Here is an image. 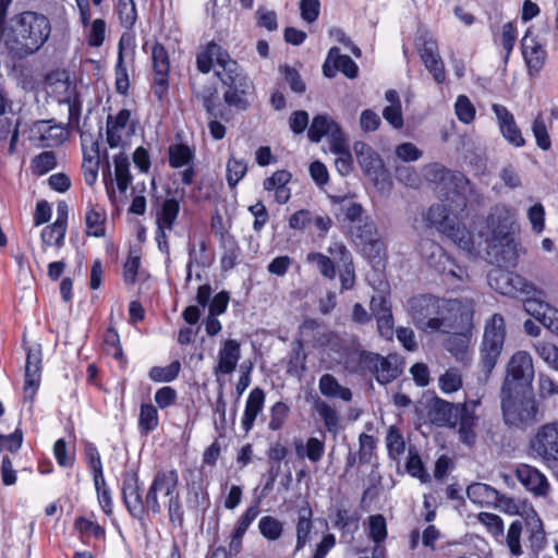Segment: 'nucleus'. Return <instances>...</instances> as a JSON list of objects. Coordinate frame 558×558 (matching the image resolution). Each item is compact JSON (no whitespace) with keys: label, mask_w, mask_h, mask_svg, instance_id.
Segmentation results:
<instances>
[{"label":"nucleus","mask_w":558,"mask_h":558,"mask_svg":"<svg viewBox=\"0 0 558 558\" xmlns=\"http://www.w3.org/2000/svg\"><path fill=\"white\" fill-rule=\"evenodd\" d=\"M178 486L177 470H159L143 497L138 473L130 470L123 473L122 500L130 515L137 521H143L145 513L154 517L161 513L162 508L158 500V493H161L162 497L167 498L166 508L169 523L181 529L184 526V507Z\"/></svg>","instance_id":"f257e3e1"},{"label":"nucleus","mask_w":558,"mask_h":558,"mask_svg":"<svg viewBox=\"0 0 558 558\" xmlns=\"http://www.w3.org/2000/svg\"><path fill=\"white\" fill-rule=\"evenodd\" d=\"M51 24L43 14L25 11L14 15L0 36L9 52L20 59L37 52L48 40Z\"/></svg>","instance_id":"f03ea898"},{"label":"nucleus","mask_w":558,"mask_h":558,"mask_svg":"<svg viewBox=\"0 0 558 558\" xmlns=\"http://www.w3.org/2000/svg\"><path fill=\"white\" fill-rule=\"evenodd\" d=\"M477 403H452L435 397L428 405V416L437 426L450 428L459 426L460 441L471 448L476 441L474 428L478 420L475 415Z\"/></svg>","instance_id":"7ed1b4c3"},{"label":"nucleus","mask_w":558,"mask_h":558,"mask_svg":"<svg viewBox=\"0 0 558 558\" xmlns=\"http://www.w3.org/2000/svg\"><path fill=\"white\" fill-rule=\"evenodd\" d=\"M456 300H444L429 294L412 298L409 312L414 325L425 332H449V313L457 308Z\"/></svg>","instance_id":"20e7f679"},{"label":"nucleus","mask_w":558,"mask_h":558,"mask_svg":"<svg viewBox=\"0 0 558 558\" xmlns=\"http://www.w3.org/2000/svg\"><path fill=\"white\" fill-rule=\"evenodd\" d=\"M343 213L350 222L349 233L355 245L369 260L380 258L385 245L379 239L375 221L365 215L363 206L359 203H349L343 207Z\"/></svg>","instance_id":"39448f33"},{"label":"nucleus","mask_w":558,"mask_h":558,"mask_svg":"<svg viewBox=\"0 0 558 558\" xmlns=\"http://www.w3.org/2000/svg\"><path fill=\"white\" fill-rule=\"evenodd\" d=\"M501 410L505 423L519 428L535 424L544 415L535 397L531 392L525 395L524 390L522 396L520 391L501 395Z\"/></svg>","instance_id":"423d86ee"},{"label":"nucleus","mask_w":558,"mask_h":558,"mask_svg":"<svg viewBox=\"0 0 558 558\" xmlns=\"http://www.w3.org/2000/svg\"><path fill=\"white\" fill-rule=\"evenodd\" d=\"M506 324L501 314H494L486 323L480 350L481 377L487 381L502 352Z\"/></svg>","instance_id":"0eeeda50"},{"label":"nucleus","mask_w":558,"mask_h":558,"mask_svg":"<svg viewBox=\"0 0 558 558\" xmlns=\"http://www.w3.org/2000/svg\"><path fill=\"white\" fill-rule=\"evenodd\" d=\"M216 75L228 87L223 94L225 102L236 110H247L251 106L250 97L254 93V84L238 62L228 63L227 69L223 72L217 71Z\"/></svg>","instance_id":"6e6552de"},{"label":"nucleus","mask_w":558,"mask_h":558,"mask_svg":"<svg viewBox=\"0 0 558 558\" xmlns=\"http://www.w3.org/2000/svg\"><path fill=\"white\" fill-rule=\"evenodd\" d=\"M534 378L532 356L525 351L515 352L508 365L507 376L501 387V395L530 388Z\"/></svg>","instance_id":"1a4fd4ad"},{"label":"nucleus","mask_w":558,"mask_h":558,"mask_svg":"<svg viewBox=\"0 0 558 558\" xmlns=\"http://www.w3.org/2000/svg\"><path fill=\"white\" fill-rule=\"evenodd\" d=\"M418 251L428 266L439 274H444L459 280H463L466 270L459 266L445 250L430 239H422L418 243Z\"/></svg>","instance_id":"9d476101"},{"label":"nucleus","mask_w":558,"mask_h":558,"mask_svg":"<svg viewBox=\"0 0 558 558\" xmlns=\"http://www.w3.org/2000/svg\"><path fill=\"white\" fill-rule=\"evenodd\" d=\"M489 286L502 295L518 296L530 293L542 294V290L522 276L504 269H495L488 274Z\"/></svg>","instance_id":"9b49d317"},{"label":"nucleus","mask_w":558,"mask_h":558,"mask_svg":"<svg viewBox=\"0 0 558 558\" xmlns=\"http://www.w3.org/2000/svg\"><path fill=\"white\" fill-rule=\"evenodd\" d=\"M428 179L444 184L457 197V206L463 211L466 207L465 192L470 187V180L459 171H451L439 163L430 165Z\"/></svg>","instance_id":"f8f14e48"},{"label":"nucleus","mask_w":558,"mask_h":558,"mask_svg":"<svg viewBox=\"0 0 558 558\" xmlns=\"http://www.w3.org/2000/svg\"><path fill=\"white\" fill-rule=\"evenodd\" d=\"M530 449L544 461H558V421L542 425L531 438Z\"/></svg>","instance_id":"ddd939ff"},{"label":"nucleus","mask_w":558,"mask_h":558,"mask_svg":"<svg viewBox=\"0 0 558 558\" xmlns=\"http://www.w3.org/2000/svg\"><path fill=\"white\" fill-rule=\"evenodd\" d=\"M353 149L363 173L368 177L376 186L379 185L380 180L384 182L387 179L388 172L385 168L384 160L372 146L364 142H355Z\"/></svg>","instance_id":"4468645a"},{"label":"nucleus","mask_w":558,"mask_h":558,"mask_svg":"<svg viewBox=\"0 0 558 558\" xmlns=\"http://www.w3.org/2000/svg\"><path fill=\"white\" fill-rule=\"evenodd\" d=\"M510 209L502 204L495 205L487 217V227L492 230L495 238L505 242L507 252L510 253L508 262H515L517 253L513 240L509 238V227L511 226Z\"/></svg>","instance_id":"2eb2a0df"},{"label":"nucleus","mask_w":558,"mask_h":558,"mask_svg":"<svg viewBox=\"0 0 558 558\" xmlns=\"http://www.w3.org/2000/svg\"><path fill=\"white\" fill-rule=\"evenodd\" d=\"M369 307L376 318L380 337L391 340L395 335V325L390 301L384 294H377L372 296Z\"/></svg>","instance_id":"dca6fc26"},{"label":"nucleus","mask_w":558,"mask_h":558,"mask_svg":"<svg viewBox=\"0 0 558 558\" xmlns=\"http://www.w3.org/2000/svg\"><path fill=\"white\" fill-rule=\"evenodd\" d=\"M340 71L349 78H355L359 73L357 64L347 54H341L338 47H331L327 59L323 64V73L326 77H333Z\"/></svg>","instance_id":"f3484780"},{"label":"nucleus","mask_w":558,"mask_h":558,"mask_svg":"<svg viewBox=\"0 0 558 558\" xmlns=\"http://www.w3.org/2000/svg\"><path fill=\"white\" fill-rule=\"evenodd\" d=\"M492 110L496 116L499 130L508 143L515 147L524 146L525 140L515 123L513 114L500 104H494Z\"/></svg>","instance_id":"a211bd4d"},{"label":"nucleus","mask_w":558,"mask_h":558,"mask_svg":"<svg viewBox=\"0 0 558 558\" xmlns=\"http://www.w3.org/2000/svg\"><path fill=\"white\" fill-rule=\"evenodd\" d=\"M153 66L155 72V95L161 99L168 88L169 57L161 44H156L151 51Z\"/></svg>","instance_id":"6ab92c4d"},{"label":"nucleus","mask_w":558,"mask_h":558,"mask_svg":"<svg viewBox=\"0 0 558 558\" xmlns=\"http://www.w3.org/2000/svg\"><path fill=\"white\" fill-rule=\"evenodd\" d=\"M214 61L221 68V72L227 69L228 63H232V60L227 50L220 45L211 41L196 56L197 69L202 73H209Z\"/></svg>","instance_id":"aec40b11"},{"label":"nucleus","mask_w":558,"mask_h":558,"mask_svg":"<svg viewBox=\"0 0 558 558\" xmlns=\"http://www.w3.org/2000/svg\"><path fill=\"white\" fill-rule=\"evenodd\" d=\"M522 54L527 65L529 72L538 73L546 59V50L538 43L536 37L532 36V31L527 29L521 40Z\"/></svg>","instance_id":"412c9836"},{"label":"nucleus","mask_w":558,"mask_h":558,"mask_svg":"<svg viewBox=\"0 0 558 558\" xmlns=\"http://www.w3.org/2000/svg\"><path fill=\"white\" fill-rule=\"evenodd\" d=\"M515 474L520 483L534 495L545 496L547 494L549 487L547 478L536 468L527 464H520Z\"/></svg>","instance_id":"4be33fe9"},{"label":"nucleus","mask_w":558,"mask_h":558,"mask_svg":"<svg viewBox=\"0 0 558 558\" xmlns=\"http://www.w3.org/2000/svg\"><path fill=\"white\" fill-rule=\"evenodd\" d=\"M313 529V510L308 501H305L304 505H302L298 510V519L295 525L296 542L292 556H295L306 546L307 543H310Z\"/></svg>","instance_id":"5701e85b"},{"label":"nucleus","mask_w":558,"mask_h":558,"mask_svg":"<svg viewBox=\"0 0 558 558\" xmlns=\"http://www.w3.org/2000/svg\"><path fill=\"white\" fill-rule=\"evenodd\" d=\"M241 357L240 343L234 339H228L223 342L218 353V364L215 374H231Z\"/></svg>","instance_id":"b1692460"},{"label":"nucleus","mask_w":558,"mask_h":558,"mask_svg":"<svg viewBox=\"0 0 558 558\" xmlns=\"http://www.w3.org/2000/svg\"><path fill=\"white\" fill-rule=\"evenodd\" d=\"M265 392L262 388L255 387L251 390L244 409L242 417V428L245 433H248L255 423L257 415L264 409Z\"/></svg>","instance_id":"393cba45"},{"label":"nucleus","mask_w":558,"mask_h":558,"mask_svg":"<svg viewBox=\"0 0 558 558\" xmlns=\"http://www.w3.org/2000/svg\"><path fill=\"white\" fill-rule=\"evenodd\" d=\"M320 393L329 399H340L350 402L353 393L350 388L340 385L338 379L331 374H324L318 381Z\"/></svg>","instance_id":"a878e982"},{"label":"nucleus","mask_w":558,"mask_h":558,"mask_svg":"<svg viewBox=\"0 0 558 558\" xmlns=\"http://www.w3.org/2000/svg\"><path fill=\"white\" fill-rule=\"evenodd\" d=\"M442 234L451 240L459 248L468 253H471L474 248L471 231L459 220L458 217L454 219V222L444 229Z\"/></svg>","instance_id":"bb28decb"},{"label":"nucleus","mask_w":558,"mask_h":558,"mask_svg":"<svg viewBox=\"0 0 558 558\" xmlns=\"http://www.w3.org/2000/svg\"><path fill=\"white\" fill-rule=\"evenodd\" d=\"M377 369L378 372H376L375 378L380 385H387L393 381L402 373L399 359L396 354H389L386 357L380 355Z\"/></svg>","instance_id":"cd10ccee"},{"label":"nucleus","mask_w":558,"mask_h":558,"mask_svg":"<svg viewBox=\"0 0 558 558\" xmlns=\"http://www.w3.org/2000/svg\"><path fill=\"white\" fill-rule=\"evenodd\" d=\"M468 498L474 504H496L498 499L499 490L493 486L484 483H473L466 488Z\"/></svg>","instance_id":"c85d7f7f"},{"label":"nucleus","mask_w":558,"mask_h":558,"mask_svg":"<svg viewBox=\"0 0 558 558\" xmlns=\"http://www.w3.org/2000/svg\"><path fill=\"white\" fill-rule=\"evenodd\" d=\"M457 215H452L447 205L444 203L434 204L429 207L427 213V221L434 226L440 233L450 223L454 222Z\"/></svg>","instance_id":"c756f323"},{"label":"nucleus","mask_w":558,"mask_h":558,"mask_svg":"<svg viewBox=\"0 0 558 558\" xmlns=\"http://www.w3.org/2000/svg\"><path fill=\"white\" fill-rule=\"evenodd\" d=\"M168 158L170 167L178 169L191 165L195 153L186 144H172L168 147Z\"/></svg>","instance_id":"7c9ffc66"},{"label":"nucleus","mask_w":558,"mask_h":558,"mask_svg":"<svg viewBox=\"0 0 558 558\" xmlns=\"http://www.w3.org/2000/svg\"><path fill=\"white\" fill-rule=\"evenodd\" d=\"M446 350L461 363L470 362L469 339L460 333L449 336L445 341Z\"/></svg>","instance_id":"2f4dec72"},{"label":"nucleus","mask_w":558,"mask_h":558,"mask_svg":"<svg viewBox=\"0 0 558 558\" xmlns=\"http://www.w3.org/2000/svg\"><path fill=\"white\" fill-rule=\"evenodd\" d=\"M258 531L268 542H276L282 536L284 524L276 517L264 515L258 521Z\"/></svg>","instance_id":"473e14b6"},{"label":"nucleus","mask_w":558,"mask_h":558,"mask_svg":"<svg viewBox=\"0 0 558 558\" xmlns=\"http://www.w3.org/2000/svg\"><path fill=\"white\" fill-rule=\"evenodd\" d=\"M306 354L303 351V343L301 340L293 342L291 351L289 353V361L287 365V372L290 375L301 377L306 371Z\"/></svg>","instance_id":"72a5a7b5"},{"label":"nucleus","mask_w":558,"mask_h":558,"mask_svg":"<svg viewBox=\"0 0 558 558\" xmlns=\"http://www.w3.org/2000/svg\"><path fill=\"white\" fill-rule=\"evenodd\" d=\"M159 424L157 408L151 403H143L138 416V429L141 435H148L154 432Z\"/></svg>","instance_id":"f704fd0d"},{"label":"nucleus","mask_w":558,"mask_h":558,"mask_svg":"<svg viewBox=\"0 0 558 558\" xmlns=\"http://www.w3.org/2000/svg\"><path fill=\"white\" fill-rule=\"evenodd\" d=\"M180 213V202L177 198H166L157 217V226L171 231Z\"/></svg>","instance_id":"c9c22d12"},{"label":"nucleus","mask_w":558,"mask_h":558,"mask_svg":"<svg viewBox=\"0 0 558 558\" xmlns=\"http://www.w3.org/2000/svg\"><path fill=\"white\" fill-rule=\"evenodd\" d=\"M495 505L508 514H526L527 517L532 514L533 517H537V513L532 506H529L526 502L517 501L500 492Z\"/></svg>","instance_id":"e433bc0d"},{"label":"nucleus","mask_w":558,"mask_h":558,"mask_svg":"<svg viewBox=\"0 0 558 558\" xmlns=\"http://www.w3.org/2000/svg\"><path fill=\"white\" fill-rule=\"evenodd\" d=\"M223 254L221 256V269L223 271L231 270L235 267L240 255V247L234 236L227 234L222 236Z\"/></svg>","instance_id":"4c0bfd02"},{"label":"nucleus","mask_w":558,"mask_h":558,"mask_svg":"<svg viewBox=\"0 0 558 558\" xmlns=\"http://www.w3.org/2000/svg\"><path fill=\"white\" fill-rule=\"evenodd\" d=\"M333 123L336 122L329 120L326 114L315 116L307 131L308 140L313 143H319L325 135L331 132Z\"/></svg>","instance_id":"58836bf2"},{"label":"nucleus","mask_w":558,"mask_h":558,"mask_svg":"<svg viewBox=\"0 0 558 558\" xmlns=\"http://www.w3.org/2000/svg\"><path fill=\"white\" fill-rule=\"evenodd\" d=\"M360 517L356 512H349L347 509H337L333 526L343 534H354L359 530Z\"/></svg>","instance_id":"ea45409f"},{"label":"nucleus","mask_w":558,"mask_h":558,"mask_svg":"<svg viewBox=\"0 0 558 558\" xmlns=\"http://www.w3.org/2000/svg\"><path fill=\"white\" fill-rule=\"evenodd\" d=\"M181 363L175 360L168 366H153L148 372V377L155 383H170L173 381L180 374Z\"/></svg>","instance_id":"a19ab883"},{"label":"nucleus","mask_w":558,"mask_h":558,"mask_svg":"<svg viewBox=\"0 0 558 558\" xmlns=\"http://www.w3.org/2000/svg\"><path fill=\"white\" fill-rule=\"evenodd\" d=\"M41 366L25 365L24 400L33 402L40 384Z\"/></svg>","instance_id":"79ce46f5"},{"label":"nucleus","mask_w":558,"mask_h":558,"mask_svg":"<svg viewBox=\"0 0 558 558\" xmlns=\"http://www.w3.org/2000/svg\"><path fill=\"white\" fill-rule=\"evenodd\" d=\"M314 409L324 421L326 429L330 433H336L339 427V416L337 411L323 400H317L314 404Z\"/></svg>","instance_id":"37998d69"},{"label":"nucleus","mask_w":558,"mask_h":558,"mask_svg":"<svg viewBox=\"0 0 558 558\" xmlns=\"http://www.w3.org/2000/svg\"><path fill=\"white\" fill-rule=\"evenodd\" d=\"M247 172V165L243 159H236L233 155L227 162V182L231 189L244 178Z\"/></svg>","instance_id":"c03bdc74"},{"label":"nucleus","mask_w":558,"mask_h":558,"mask_svg":"<svg viewBox=\"0 0 558 558\" xmlns=\"http://www.w3.org/2000/svg\"><path fill=\"white\" fill-rule=\"evenodd\" d=\"M117 13L121 25L131 29L137 19V12L134 0H119L117 5Z\"/></svg>","instance_id":"a18cd8bd"},{"label":"nucleus","mask_w":558,"mask_h":558,"mask_svg":"<svg viewBox=\"0 0 558 558\" xmlns=\"http://www.w3.org/2000/svg\"><path fill=\"white\" fill-rule=\"evenodd\" d=\"M86 234L89 236L101 238L105 236V217L93 207L86 213Z\"/></svg>","instance_id":"49530a36"},{"label":"nucleus","mask_w":558,"mask_h":558,"mask_svg":"<svg viewBox=\"0 0 558 558\" xmlns=\"http://www.w3.org/2000/svg\"><path fill=\"white\" fill-rule=\"evenodd\" d=\"M379 357L380 354L378 353L361 351L357 356V365L352 369V372L357 374H365L366 372H369L375 375L376 372H378Z\"/></svg>","instance_id":"de8ad7c7"},{"label":"nucleus","mask_w":558,"mask_h":558,"mask_svg":"<svg viewBox=\"0 0 558 558\" xmlns=\"http://www.w3.org/2000/svg\"><path fill=\"white\" fill-rule=\"evenodd\" d=\"M532 296L527 298L524 303V310L527 314L533 316L536 320L542 323L543 320V313L548 312L550 304L542 301L539 298L544 295V292L542 291V294L538 293H531Z\"/></svg>","instance_id":"09e8293b"},{"label":"nucleus","mask_w":558,"mask_h":558,"mask_svg":"<svg viewBox=\"0 0 558 558\" xmlns=\"http://www.w3.org/2000/svg\"><path fill=\"white\" fill-rule=\"evenodd\" d=\"M20 121L16 120L15 124H13L12 120L9 118L0 119V141H4L10 136V145L9 153L13 154L15 151V146L20 135Z\"/></svg>","instance_id":"8fccbe9b"},{"label":"nucleus","mask_w":558,"mask_h":558,"mask_svg":"<svg viewBox=\"0 0 558 558\" xmlns=\"http://www.w3.org/2000/svg\"><path fill=\"white\" fill-rule=\"evenodd\" d=\"M369 538L374 544H381L387 537V522L383 514H373L368 518Z\"/></svg>","instance_id":"3c124183"},{"label":"nucleus","mask_w":558,"mask_h":558,"mask_svg":"<svg viewBox=\"0 0 558 558\" xmlns=\"http://www.w3.org/2000/svg\"><path fill=\"white\" fill-rule=\"evenodd\" d=\"M57 166L56 155L51 150H46L35 156L32 160L33 172L43 175Z\"/></svg>","instance_id":"603ef678"},{"label":"nucleus","mask_w":558,"mask_h":558,"mask_svg":"<svg viewBox=\"0 0 558 558\" xmlns=\"http://www.w3.org/2000/svg\"><path fill=\"white\" fill-rule=\"evenodd\" d=\"M66 228L64 226L58 227L56 222L43 229L40 238L45 245H56L61 247L64 242Z\"/></svg>","instance_id":"864d4df0"},{"label":"nucleus","mask_w":558,"mask_h":558,"mask_svg":"<svg viewBox=\"0 0 558 558\" xmlns=\"http://www.w3.org/2000/svg\"><path fill=\"white\" fill-rule=\"evenodd\" d=\"M439 387L445 393H452L462 387V377L458 369L449 368L439 377Z\"/></svg>","instance_id":"5fc2aeb1"},{"label":"nucleus","mask_w":558,"mask_h":558,"mask_svg":"<svg viewBox=\"0 0 558 558\" xmlns=\"http://www.w3.org/2000/svg\"><path fill=\"white\" fill-rule=\"evenodd\" d=\"M94 485L97 492V497L102 511L110 515L112 513V498L111 492L108 487L104 475L100 478H94Z\"/></svg>","instance_id":"6e6d98bb"},{"label":"nucleus","mask_w":558,"mask_h":558,"mask_svg":"<svg viewBox=\"0 0 558 558\" xmlns=\"http://www.w3.org/2000/svg\"><path fill=\"white\" fill-rule=\"evenodd\" d=\"M84 457L93 472V478H100L104 475L101 458L97 447L93 442L85 444Z\"/></svg>","instance_id":"4d7b16f0"},{"label":"nucleus","mask_w":558,"mask_h":558,"mask_svg":"<svg viewBox=\"0 0 558 558\" xmlns=\"http://www.w3.org/2000/svg\"><path fill=\"white\" fill-rule=\"evenodd\" d=\"M532 132L534 134L536 145L541 149L548 150L551 147V141L542 114H538L534 119L532 124Z\"/></svg>","instance_id":"13d9d810"},{"label":"nucleus","mask_w":558,"mask_h":558,"mask_svg":"<svg viewBox=\"0 0 558 558\" xmlns=\"http://www.w3.org/2000/svg\"><path fill=\"white\" fill-rule=\"evenodd\" d=\"M454 109L458 120L462 123L469 124L475 118V108L465 95L458 96Z\"/></svg>","instance_id":"bf43d9fd"},{"label":"nucleus","mask_w":558,"mask_h":558,"mask_svg":"<svg viewBox=\"0 0 558 558\" xmlns=\"http://www.w3.org/2000/svg\"><path fill=\"white\" fill-rule=\"evenodd\" d=\"M386 444L390 457L396 458L404 452L405 442L402 434L395 426H390L386 436Z\"/></svg>","instance_id":"052dcab7"},{"label":"nucleus","mask_w":558,"mask_h":558,"mask_svg":"<svg viewBox=\"0 0 558 558\" xmlns=\"http://www.w3.org/2000/svg\"><path fill=\"white\" fill-rule=\"evenodd\" d=\"M306 259L308 263L316 264L324 277L328 279L335 278L336 268L332 260L328 256L324 255L323 253L313 252L307 255Z\"/></svg>","instance_id":"680f3d73"},{"label":"nucleus","mask_w":558,"mask_h":558,"mask_svg":"<svg viewBox=\"0 0 558 558\" xmlns=\"http://www.w3.org/2000/svg\"><path fill=\"white\" fill-rule=\"evenodd\" d=\"M290 408L282 401L276 402L270 409V421L268 427L271 430H279L289 415Z\"/></svg>","instance_id":"e2e57ef3"},{"label":"nucleus","mask_w":558,"mask_h":558,"mask_svg":"<svg viewBox=\"0 0 558 558\" xmlns=\"http://www.w3.org/2000/svg\"><path fill=\"white\" fill-rule=\"evenodd\" d=\"M284 81L289 84L292 92L296 94H303L306 90V85L302 80L300 73L288 64L280 66Z\"/></svg>","instance_id":"0e129e2a"},{"label":"nucleus","mask_w":558,"mask_h":558,"mask_svg":"<svg viewBox=\"0 0 558 558\" xmlns=\"http://www.w3.org/2000/svg\"><path fill=\"white\" fill-rule=\"evenodd\" d=\"M359 462L361 464H368L371 463L373 452L376 447L375 439L372 435L362 433L359 437Z\"/></svg>","instance_id":"69168bd1"},{"label":"nucleus","mask_w":558,"mask_h":558,"mask_svg":"<svg viewBox=\"0 0 558 558\" xmlns=\"http://www.w3.org/2000/svg\"><path fill=\"white\" fill-rule=\"evenodd\" d=\"M523 525L520 520L513 521L508 530L507 534V544L509 547L510 553L513 556H520L522 554L521 544H520V536L522 532Z\"/></svg>","instance_id":"338daca9"},{"label":"nucleus","mask_w":558,"mask_h":558,"mask_svg":"<svg viewBox=\"0 0 558 558\" xmlns=\"http://www.w3.org/2000/svg\"><path fill=\"white\" fill-rule=\"evenodd\" d=\"M75 527L82 534L92 535L97 539H104L106 535V531L102 526L83 517L75 520Z\"/></svg>","instance_id":"774afa93"}]
</instances>
